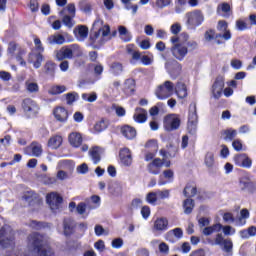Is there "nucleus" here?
Listing matches in <instances>:
<instances>
[{"label": "nucleus", "mask_w": 256, "mask_h": 256, "mask_svg": "<svg viewBox=\"0 0 256 256\" xmlns=\"http://www.w3.org/2000/svg\"><path fill=\"white\" fill-rule=\"evenodd\" d=\"M109 193H111V195H114V197H119L120 195H123V185H121V183L115 181L112 182L109 187Z\"/></svg>", "instance_id": "26"}, {"label": "nucleus", "mask_w": 256, "mask_h": 256, "mask_svg": "<svg viewBox=\"0 0 256 256\" xmlns=\"http://www.w3.org/2000/svg\"><path fill=\"white\" fill-rule=\"evenodd\" d=\"M236 29L238 31H245V29H247V23H245V21H243V20H237L236 21Z\"/></svg>", "instance_id": "64"}, {"label": "nucleus", "mask_w": 256, "mask_h": 256, "mask_svg": "<svg viewBox=\"0 0 256 256\" xmlns=\"http://www.w3.org/2000/svg\"><path fill=\"white\" fill-rule=\"evenodd\" d=\"M54 117L56 120H58L60 123H65L67 119H69V112L63 107H57L54 109Z\"/></svg>", "instance_id": "20"}, {"label": "nucleus", "mask_w": 256, "mask_h": 256, "mask_svg": "<svg viewBox=\"0 0 256 256\" xmlns=\"http://www.w3.org/2000/svg\"><path fill=\"white\" fill-rule=\"evenodd\" d=\"M194 207H195V201L193 199L187 198L186 200H184L183 209L186 215L191 214L193 212Z\"/></svg>", "instance_id": "37"}, {"label": "nucleus", "mask_w": 256, "mask_h": 256, "mask_svg": "<svg viewBox=\"0 0 256 256\" xmlns=\"http://www.w3.org/2000/svg\"><path fill=\"white\" fill-rule=\"evenodd\" d=\"M62 143H63V137L59 135H55L48 140V147H50L51 149H59Z\"/></svg>", "instance_id": "34"}, {"label": "nucleus", "mask_w": 256, "mask_h": 256, "mask_svg": "<svg viewBox=\"0 0 256 256\" xmlns=\"http://www.w3.org/2000/svg\"><path fill=\"white\" fill-rule=\"evenodd\" d=\"M64 97L66 99L67 105H71L76 102L77 99H79V94L77 92H69L65 94Z\"/></svg>", "instance_id": "43"}, {"label": "nucleus", "mask_w": 256, "mask_h": 256, "mask_svg": "<svg viewBox=\"0 0 256 256\" xmlns=\"http://www.w3.org/2000/svg\"><path fill=\"white\" fill-rule=\"evenodd\" d=\"M28 63H33L35 69H39L41 63H43V55L41 53H30Z\"/></svg>", "instance_id": "28"}, {"label": "nucleus", "mask_w": 256, "mask_h": 256, "mask_svg": "<svg viewBox=\"0 0 256 256\" xmlns=\"http://www.w3.org/2000/svg\"><path fill=\"white\" fill-rule=\"evenodd\" d=\"M124 69H123V64L121 62H112L110 64V69L109 72L112 75H115L116 77L121 75V73H123Z\"/></svg>", "instance_id": "36"}, {"label": "nucleus", "mask_w": 256, "mask_h": 256, "mask_svg": "<svg viewBox=\"0 0 256 256\" xmlns=\"http://www.w3.org/2000/svg\"><path fill=\"white\" fill-rule=\"evenodd\" d=\"M50 45H63L65 43V36L62 34H53L47 38Z\"/></svg>", "instance_id": "29"}, {"label": "nucleus", "mask_w": 256, "mask_h": 256, "mask_svg": "<svg viewBox=\"0 0 256 256\" xmlns=\"http://www.w3.org/2000/svg\"><path fill=\"white\" fill-rule=\"evenodd\" d=\"M126 53L130 55L131 57L130 63H132L133 65H135L137 61H140L142 65H145V66L153 65V61H154L153 54L141 55V52H139V50H136L135 45L133 44H129L126 46Z\"/></svg>", "instance_id": "5"}, {"label": "nucleus", "mask_w": 256, "mask_h": 256, "mask_svg": "<svg viewBox=\"0 0 256 256\" xmlns=\"http://www.w3.org/2000/svg\"><path fill=\"white\" fill-rule=\"evenodd\" d=\"M118 33H119L122 41H125L126 43H128V41H131V39H132L131 33H129V31L127 30V28L125 26H119Z\"/></svg>", "instance_id": "38"}, {"label": "nucleus", "mask_w": 256, "mask_h": 256, "mask_svg": "<svg viewBox=\"0 0 256 256\" xmlns=\"http://www.w3.org/2000/svg\"><path fill=\"white\" fill-rule=\"evenodd\" d=\"M145 147L148 149H152V151H157L159 149V146L157 145V140H150L145 144Z\"/></svg>", "instance_id": "61"}, {"label": "nucleus", "mask_w": 256, "mask_h": 256, "mask_svg": "<svg viewBox=\"0 0 256 256\" xmlns=\"http://www.w3.org/2000/svg\"><path fill=\"white\" fill-rule=\"evenodd\" d=\"M225 87V80L223 77L219 76L216 78L214 84L212 85V96L214 99H221V96L223 95V89Z\"/></svg>", "instance_id": "14"}, {"label": "nucleus", "mask_w": 256, "mask_h": 256, "mask_svg": "<svg viewBox=\"0 0 256 256\" xmlns=\"http://www.w3.org/2000/svg\"><path fill=\"white\" fill-rule=\"evenodd\" d=\"M224 235H233L235 234V229L231 226H223L219 223H216L212 226L206 227L202 229V234H204L206 237V243L210 245L211 247H220V249L227 253V256L233 255V240L230 238H225ZM213 233H217L214 237H209L213 235Z\"/></svg>", "instance_id": "1"}, {"label": "nucleus", "mask_w": 256, "mask_h": 256, "mask_svg": "<svg viewBox=\"0 0 256 256\" xmlns=\"http://www.w3.org/2000/svg\"><path fill=\"white\" fill-rule=\"evenodd\" d=\"M173 93H175V84L169 80H166L164 83L160 84L155 90V95L157 99L160 100L169 99Z\"/></svg>", "instance_id": "7"}, {"label": "nucleus", "mask_w": 256, "mask_h": 256, "mask_svg": "<svg viewBox=\"0 0 256 256\" xmlns=\"http://www.w3.org/2000/svg\"><path fill=\"white\" fill-rule=\"evenodd\" d=\"M120 160L123 165H126V167H129L133 163V158L131 157V151L129 148H123L120 151Z\"/></svg>", "instance_id": "23"}, {"label": "nucleus", "mask_w": 256, "mask_h": 256, "mask_svg": "<svg viewBox=\"0 0 256 256\" xmlns=\"http://www.w3.org/2000/svg\"><path fill=\"white\" fill-rule=\"evenodd\" d=\"M121 133L126 139H135V137H137V130L128 125L121 128Z\"/></svg>", "instance_id": "32"}, {"label": "nucleus", "mask_w": 256, "mask_h": 256, "mask_svg": "<svg viewBox=\"0 0 256 256\" xmlns=\"http://www.w3.org/2000/svg\"><path fill=\"white\" fill-rule=\"evenodd\" d=\"M25 89L30 94L39 93V84L35 79H28L25 81Z\"/></svg>", "instance_id": "27"}, {"label": "nucleus", "mask_w": 256, "mask_h": 256, "mask_svg": "<svg viewBox=\"0 0 256 256\" xmlns=\"http://www.w3.org/2000/svg\"><path fill=\"white\" fill-rule=\"evenodd\" d=\"M173 44L170 48V51L177 61H183L185 57H187V53H189V48L185 45V41H182L181 38L177 36H173L170 39Z\"/></svg>", "instance_id": "4"}, {"label": "nucleus", "mask_w": 256, "mask_h": 256, "mask_svg": "<svg viewBox=\"0 0 256 256\" xmlns=\"http://www.w3.org/2000/svg\"><path fill=\"white\" fill-rule=\"evenodd\" d=\"M74 35L78 41H84L89 35V28L85 25H79L74 29Z\"/></svg>", "instance_id": "19"}, {"label": "nucleus", "mask_w": 256, "mask_h": 256, "mask_svg": "<svg viewBox=\"0 0 256 256\" xmlns=\"http://www.w3.org/2000/svg\"><path fill=\"white\" fill-rule=\"evenodd\" d=\"M174 91L178 99H185L187 97V85L183 82H177L176 86H174Z\"/></svg>", "instance_id": "25"}, {"label": "nucleus", "mask_w": 256, "mask_h": 256, "mask_svg": "<svg viewBox=\"0 0 256 256\" xmlns=\"http://www.w3.org/2000/svg\"><path fill=\"white\" fill-rule=\"evenodd\" d=\"M165 239L169 243H175V241H177L179 239H183V229L175 228V229H172V230L168 231L165 234Z\"/></svg>", "instance_id": "16"}, {"label": "nucleus", "mask_w": 256, "mask_h": 256, "mask_svg": "<svg viewBox=\"0 0 256 256\" xmlns=\"http://www.w3.org/2000/svg\"><path fill=\"white\" fill-rule=\"evenodd\" d=\"M141 215L143 219H149V215H151V209L149 208V206L142 207Z\"/></svg>", "instance_id": "63"}, {"label": "nucleus", "mask_w": 256, "mask_h": 256, "mask_svg": "<svg viewBox=\"0 0 256 256\" xmlns=\"http://www.w3.org/2000/svg\"><path fill=\"white\" fill-rule=\"evenodd\" d=\"M186 24L188 27H199L205 21V15L201 10H194L192 12L186 13Z\"/></svg>", "instance_id": "9"}, {"label": "nucleus", "mask_w": 256, "mask_h": 256, "mask_svg": "<svg viewBox=\"0 0 256 256\" xmlns=\"http://www.w3.org/2000/svg\"><path fill=\"white\" fill-rule=\"evenodd\" d=\"M235 164L238 167H244L246 169H249L251 165H253V161L250 160L249 156L247 154H238L234 157Z\"/></svg>", "instance_id": "15"}, {"label": "nucleus", "mask_w": 256, "mask_h": 256, "mask_svg": "<svg viewBox=\"0 0 256 256\" xmlns=\"http://www.w3.org/2000/svg\"><path fill=\"white\" fill-rule=\"evenodd\" d=\"M63 225H64V235L66 237H69V235H73L75 231V220L71 218H66L64 219Z\"/></svg>", "instance_id": "24"}, {"label": "nucleus", "mask_w": 256, "mask_h": 256, "mask_svg": "<svg viewBox=\"0 0 256 256\" xmlns=\"http://www.w3.org/2000/svg\"><path fill=\"white\" fill-rule=\"evenodd\" d=\"M232 147L235 151H243V142L240 139H236L232 142Z\"/></svg>", "instance_id": "56"}, {"label": "nucleus", "mask_w": 256, "mask_h": 256, "mask_svg": "<svg viewBox=\"0 0 256 256\" xmlns=\"http://www.w3.org/2000/svg\"><path fill=\"white\" fill-rule=\"evenodd\" d=\"M156 195L158 199H169V190H157Z\"/></svg>", "instance_id": "54"}, {"label": "nucleus", "mask_w": 256, "mask_h": 256, "mask_svg": "<svg viewBox=\"0 0 256 256\" xmlns=\"http://www.w3.org/2000/svg\"><path fill=\"white\" fill-rule=\"evenodd\" d=\"M123 5L127 11H130V9L132 10V15H136L137 11L139 10V6L132 5L131 1H128V3H123Z\"/></svg>", "instance_id": "50"}, {"label": "nucleus", "mask_w": 256, "mask_h": 256, "mask_svg": "<svg viewBox=\"0 0 256 256\" xmlns=\"http://www.w3.org/2000/svg\"><path fill=\"white\" fill-rule=\"evenodd\" d=\"M22 109L28 117H33L39 113V105L31 98H26L22 101Z\"/></svg>", "instance_id": "11"}, {"label": "nucleus", "mask_w": 256, "mask_h": 256, "mask_svg": "<svg viewBox=\"0 0 256 256\" xmlns=\"http://www.w3.org/2000/svg\"><path fill=\"white\" fill-rule=\"evenodd\" d=\"M29 149L32 152V157H41L43 154V146L39 142H32Z\"/></svg>", "instance_id": "35"}, {"label": "nucleus", "mask_w": 256, "mask_h": 256, "mask_svg": "<svg viewBox=\"0 0 256 256\" xmlns=\"http://www.w3.org/2000/svg\"><path fill=\"white\" fill-rule=\"evenodd\" d=\"M46 201L50 209L54 212L61 209V203H63V198L57 194V192H51L46 196Z\"/></svg>", "instance_id": "13"}, {"label": "nucleus", "mask_w": 256, "mask_h": 256, "mask_svg": "<svg viewBox=\"0 0 256 256\" xmlns=\"http://www.w3.org/2000/svg\"><path fill=\"white\" fill-rule=\"evenodd\" d=\"M204 39L208 43L213 41V39H215V31H213V30L206 31L205 34H204Z\"/></svg>", "instance_id": "59"}, {"label": "nucleus", "mask_w": 256, "mask_h": 256, "mask_svg": "<svg viewBox=\"0 0 256 256\" xmlns=\"http://www.w3.org/2000/svg\"><path fill=\"white\" fill-rule=\"evenodd\" d=\"M170 31L172 35H179V33H181V24L179 23L173 24L170 28Z\"/></svg>", "instance_id": "60"}, {"label": "nucleus", "mask_w": 256, "mask_h": 256, "mask_svg": "<svg viewBox=\"0 0 256 256\" xmlns=\"http://www.w3.org/2000/svg\"><path fill=\"white\" fill-rule=\"evenodd\" d=\"M125 95H133L135 93V81L133 79H126L123 86Z\"/></svg>", "instance_id": "30"}, {"label": "nucleus", "mask_w": 256, "mask_h": 256, "mask_svg": "<svg viewBox=\"0 0 256 256\" xmlns=\"http://www.w3.org/2000/svg\"><path fill=\"white\" fill-rule=\"evenodd\" d=\"M224 141H232L234 137H237V130L230 128L222 132Z\"/></svg>", "instance_id": "40"}, {"label": "nucleus", "mask_w": 256, "mask_h": 256, "mask_svg": "<svg viewBox=\"0 0 256 256\" xmlns=\"http://www.w3.org/2000/svg\"><path fill=\"white\" fill-rule=\"evenodd\" d=\"M217 15H220L221 17H224V19H229L233 12L231 11V5L229 3L224 2L217 6L216 10Z\"/></svg>", "instance_id": "17"}, {"label": "nucleus", "mask_w": 256, "mask_h": 256, "mask_svg": "<svg viewBox=\"0 0 256 256\" xmlns=\"http://www.w3.org/2000/svg\"><path fill=\"white\" fill-rule=\"evenodd\" d=\"M83 52L78 44L63 46L61 50L56 51V59L64 61V59H73V57H81Z\"/></svg>", "instance_id": "6"}, {"label": "nucleus", "mask_w": 256, "mask_h": 256, "mask_svg": "<svg viewBox=\"0 0 256 256\" xmlns=\"http://www.w3.org/2000/svg\"><path fill=\"white\" fill-rule=\"evenodd\" d=\"M41 181L44 183V185H57V177H49L42 175L41 176Z\"/></svg>", "instance_id": "47"}, {"label": "nucleus", "mask_w": 256, "mask_h": 256, "mask_svg": "<svg viewBox=\"0 0 256 256\" xmlns=\"http://www.w3.org/2000/svg\"><path fill=\"white\" fill-rule=\"evenodd\" d=\"M204 163L208 169H211L215 165V154L213 152H207L205 155Z\"/></svg>", "instance_id": "42"}, {"label": "nucleus", "mask_w": 256, "mask_h": 256, "mask_svg": "<svg viewBox=\"0 0 256 256\" xmlns=\"http://www.w3.org/2000/svg\"><path fill=\"white\" fill-rule=\"evenodd\" d=\"M165 68L172 79H177V77L181 75L183 66L181 65V63L177 62V60H170L166 62Z\"/></svg>", "instance_id": "12"}, {"label": "nucleus", "mask_w": 256, "mask_h": 256, "mask_svg": "<svg viewBox=\"0 0 256 256\" xmlns=\"http://www.w3.org/2000/svg\"><path fill=\"white\" fill-rule=\"evenodd\" d=\"M109 127V120L102 118L98 120L94 125V131L95 133H103L105 129Z\"/></svg>", "instance_id": "31"}, {"label": "nucleus", "mask_w": 256, "mask_h": 256, "mask_svg": "<svg viewBox=\"0 0 256 256\" xmlns=\"http://www.w3.org/2000/svg\"><path fill=\"white\" fill-rule=\"evenodd\" d=\"M82 99L83 101H87L88 103H95V101H97V94L95 92L83 93Z\"/></svg>", "instance_id": "46"}, {"label": "nucleus", "mask_w": 256, "mask_h": 256, "mask_svg": "<svg viewBox=\"0 0 256 256\" xmlns=\"http://www.w3.org/2000/svg\"><path fill=\"white\" fill-rule=\"evenodd\" d=\"M57 181H67L69 179V173L59 170L56 174Z\"/></svg>", "instance_id": "51"}, {"label": "nucleus", "mask_w": 256, "mask_h": 256, "mask_svg": "<svg viewBox=\"0 0 256 256\" xmlns=\"http://www.w3.org/2000/svg\"><path fill=\"white\" fill-rule=\"evenodd\" d=\"M89 156L91 157L94 165H97L101 161V149L97 146L93 147L89 151Z\"/></svg>", "instance_id": "33"}, {"label": "nucleus", "mask_w": 256, "mask_h": 256, "mask_svg": "<svg viewBox=\"0 0 256 256\" xmlns=\"http://www.w3.org/2000/svg\"><path fill=\"white\" fill-rule=\"evenodd\" d=\"M197 123H199V116H197V104L191 103L188 114V131L192 135L197 133Z\"/></svg>", "instance_id": "8"}, {"label": "nucleus", "mask_w": 256, "mask_h": 256, "mask_svg": "<svg viewBox=\"0 0 256 256\" xmlns=\"http://www.w3.org/2000/svg\"><path fill=\"white\" fill-rule=\"evenodd\" d=\"M85 211H87V205L85 202H80L76 206V213H78V215H85Z\"/></svg>", "instance_id": "53"}, {"label": "nucleus", "mask_w": 256, "mask_h": 256, "mask_svg": "<svg viewBox=\"0 0 256 256\" xmlns=\"http://www.w3.org/2000/svg\"><path fill=\"white\" fill-rule=\"evenodd\" d=\"M44 69H45V73L46 75H55V63L52 62V61H47L45 66H44Z\"/></svg>", "instance_id": "45"}, {"label": "nucleus", "mask_w": 256, "mask_h": 256, "mask_svg": "<svg viewBox=\"0 0 256 256\" xmlns=\"http://www.w3.org/2000/svg\"><path fill=\"white\" fill-rule=\"evenodd\" d=\"M168 5H171V0H156V7H158V9H164V7H168Z\"/></svg>", "instance_id": "58"}, {"label": "nucleus", "mask_w": 256, "mask_h": 256, "mask_svg": "<svg viewBox=\"0 0 256 256\" xmlns=\"http://www.w3.org/2000/svg\"><path fill=\"white\" fill-rule=\"evenodd\" d=\"M112 247L113 249H121L123 247V239L116 238L112 241Z\"/></svg>", "instance_id": "62"}, {"label": "nucleus", "mask_w": 256, "mask_h": 256, "mask_svg": "<svg viewBox=\"0 0 256 256\" xmlns=\"http://www.w3.org/2000/svg\"><path fill=\"white\" fill-rule=\"evenodd\" d=\"M28 249L38 256H53V249L49 246V242L39 233H32L28 236Z\"/></svg>", "instance_id": "2"}, {"label": "nucleus", "mask_w": 256, "mask_h": 256, "mask_svg": "<svg viewBox=\"0 0 256 256\" xmlns=\"http://www.w3.org/2000/svg\"><path fill=\"white\" fill-rule=\"evenodd\" d=\"M159 199L157 198V192H150L146 195V201L150 205H155Z\"/></svg>", "instance_id": "48"}, {"label": "nucleus", "mask_w": 256, "mask_h": 256, "mask_svg": "<svg viewBox=\"0 0 256 256\" xmlns=\"http://www.w3.org/2000/svg\"><path fill=\"white\" fill-rule=\"evenodd\" d=\"M153 229L154 231H159L160 233L167 231V229H169V220L165 217L157 218L154 221Z\"/></svg>", "instance_id": "18"}, {"label": "nucleus", "mask_w": 256, "mask_h": 256, "mask_svg": "<svg viewBox=\"0 0 256 256\" xmlns=\"http://www.w3.org/2000/svg\"><path fill=\"white\" fill-rule=\"evenodd\" d=\"M133 119L136 123H146L147 122V110L143 108H136Z\"/></svg>", "instance_id": "22"}, {"label": "nucleus", "mask_w": 256, "mask_h": 256, "mask_svg": "<svg viewBox=\"0 0 256 256\" xmlns=\"http://www.w3.org/2000/svg\"><path fill=\"white\" fill-rule=\"evenodd\" d=\"M158 249L159 252L162 253V255H169V244L165 242H160Z\"/></svg>", "instance_id": "52"}, {"label": "nucleus", "mask_w": 256, "mask_h": 256, "mask_svg": "<svg viewBox=\"0 0 256 256\" xmlns=\"http://www.w3.org/2000/svg\"><path fill=\"white\" fill-rule=\"evenodd\" d=\"M185 197H195L197 195V186L195 184H188L183 191Z\"/></svg>", "instance_id": "39"}, {"label": "nucleus", "mask_w": 256, "mask_h": 256, "mask_svg": "<svg viewBox=\"0 0 256 256\" xmlns=\"http://www.w3.org/2000/svg\"><path fill=\"white\" fill-rule=\"evenodd\" d=\"M0 248L15 249V230L9 225H4L0 230Z\"/></svg>", "instance_id": "3"}, {"label": "nucleus", "mask_w": 256, "mask_h": 256, "mask_svg": "<svg viewBox=\"0 0 256 256\" xmlns=\"http://www.w3.org/2000/svg\"><path fill=\"white\" fill-rule=\"evenodd\" d=\"M181 126V118L177 114H170L164 118V129L166 131H176Z\"/></svg>", "instance_id": "10"}, {"label": "nucleus", "mask_w": 256, "mask_h": 256, "mask_svg": "<svg viewBox=\"0 0 256 256\" xmlns=\"http://www.w3.org/2000/svg\"><path fill=\"white\" fill-rule=\"evenodd\" d=\"M110 31H111V29L109 28L108 25L103 26L102 28H100L98 30V32L95 33L94 41L97 40L100 35H101V37H107V35H109Z\"/></svg>", "instance_id": "44"}, {"label": "nucleus", "mask_w": 256, "mask_h": 256, "mask_svg": "<svg viewBox=\"0 0 256 256\" xmlns=\"http://www.w3.org/2000/svg\"><path fill=\"white\" fill-rule=\"evenodd\" d=\"M77 173H79L80 175H85V173L89 172V166H87V164L83 163L81 165H79L76 169Z\"/></svg>", "instance_id": "57"}, {"label": "nucleus", "mask_w": 256, "mask_h": 256, "mask_svg": "<svg viewBox=\"0 0 256 256\" xmlns=\"http://www.w3.org/2000/svg\"><path fill=\"white\" fill-rule=\"evenodd\" d=\"M29 226L35 231H39L40 229H43V227H45V224H43L42 222H37L33 220L30 222Z\"/></svg>", "instance_id": "55"}, {"label": "nucleus", "mask_w": 256, "mask_h": 256, "mask_svg": "<svg viewBox=\"0 0 256 256\" xmlns=\"http://www.w3.org/2000/svg\"><path fill=\"white\" fill-rule=\"evenodd\" d=\"M73 16L71 15H65L63 18H62V22L64 23V25L66 27H68L69 29H71L74 25L73 23Z\"/></svg>", "instance_id": "49"}, {"label": "nucleus", "mask_w": 256, "mask_h": 256, "mask_svg": "<svg viewBox=\"0 0 256 256\" xmlns=\"http://www.w3.org/2000/svg\"><path fill=\"white\" fill-rule=\"evenodd\" d=\"M68 141L72 147H81L83 143V136L79 132H72L68 136Z\"/></svg>", "instance_id": "21"}, {"label": "nucleus", "mask_w": 256, "mask_h": 256, "mask_svg": "<svg viewBox=\"0 0 256 256\" xmlns=\"http://www.w3.org/2000/svg\"><path fill=\"white\" fill-rule=\"evenodd\" d=\"M65 91H67V87L64 85H56V86H52L48 93L50 95H61V93H65Z\"/></svg>", "instance_id": "41"}]
</instances>
